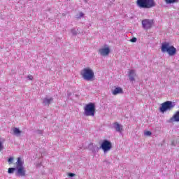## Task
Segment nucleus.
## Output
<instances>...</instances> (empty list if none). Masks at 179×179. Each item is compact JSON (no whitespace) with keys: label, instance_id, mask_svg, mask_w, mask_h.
I'll list each match as a JSON object with an SVG mask.
<instances>
[{"label":"nucleus","instance_id":"39448f33","mask_svg":"<svg viewBox=\"0 0 179 179\" xmlns=\"http://www.w3.org/2000/svg\"><path fill=\"white\" fill-rule=\"evenodd\" d=\"M96 113V106L94 103L90 102L86 104L84 107V114L87 117H94V113Z\"/></svg>","mask_w":179,"mask_h":179},{"label":"nucleus","instance_id":"a211bd4d","mask_svg":"<svg viewBox=\"0 0 179 179\" xmlns=\"http://www.w3.org/2000/svg\"><path fill=\"white\" fill-rule=\"evenodd\" d=\"M13 160H14L13 157L8 158V164H12L13 163Z\"/></svg>","mask_w":179,"mask_h":179},{"label":"nucleus","instance_id":"2eb2a0df","mask_svg":"<svg viewBox=\"0 0 179 179\" xmlns=\"http://www.w3.org/2000/svg\"><path fill=\"white\" fill-rule=\"evenodd\" d=\"M173 118H174L175 121L178 122V121H179V111L176 113V114L173 115Z\"/></svg>","mask_w":179,"mask_h":179},{"label":"nucleus","instance_id":"7ed1b4c3","mask_svg":"<svg viewBox=\"0 0 179 179\" xmlns=\"http://www.w3.org/2000/svg\"><path fill=\"white\" fill-rule=\"evenodd\" d=\"M80 75L84 80H94V72L90 67L83 69L81 71Z\"/></svg>","mask_w":179,"mask_h":179},{"label":"nucleus","instance_id":"20e7f679","mask_svg":"<svg viewBox=\"0 0 179 179\" xmlns=\"http://www.w3.org/2000/svg\"><path fill=\"white\" fill-rule=\"evenodd\" d=\"M136 3L138 8H143V9H150L156 6L155 0H137Z\"/></svg>","mask_w":179,"mask_h":179},{"label":"nucleus","instance_id":"f257e3e1","mask_svg":"<svg viewBox=\"0 0 179 179\" xmlns=\"http://www.w3.org/2000/svg\"><path fill=\"white\" fill-rule=\"evenodd\" d=\"M24 162L22 160V158H17V162H15V170H17L16 175L20 176V177L26 176V169L24 168Z\"/></svg>","mask_w":179,"mask_h":179},{"label":"nucleus","instance_id":"6ab92c4d","mask_svg":"<svg viewBox=\"0 0 179 179\" xmlns=\"http://www.w3.org/2000/svg\"><path fill=\"white\" fill-rule=\"evenodd\" d=\"M145 135H146L147 136H150V135H152V132H150V131H147L145 132Z\"/></svg>","mask_w":179,"mask_h":179},{"label":"nucleus","instance_id":"9b49d317","mask_svg":"<svg viewBox=\"0 0 179 179\" xmlns=\"http://www.w3.org/2000/svg\"><path fill=\"white\" fill-rule=\"evenodd\" d=\"M135 76H136L135 70H130L129 73V79L131 80V82L135 81Z\"/></svg>","mask_w":179,"mask_h":179},{"label":"nucleus","instance_id":"f03ea898","mask_svg":"<svg viewBox=\"0 0 179 179\" xmlns=\"http://www.w3.org/2000/svg\"><path fill=\"white\" fill-rule=\"evenodd\" d=\"M161 51H162V52H167L170 57H173L177 53V49H176L173 45H170V43L168 42L162 43Z\"/></svg>","mask_w":179,"mask_h":179},{"label":"nucleus","instance_id":"6e6552de","mask_svg":"<svg viewBox=\"0 0 179 179\" xmlns=\"http://www.w3.org/2000/svg\"><path fill=\"white\" fill-rule=\"evenodd\" d=\"M111 148H113V145L108 140H104L101 145V149L103 150L104 153L111 150Z\"/></svg>","mask_w":179,"mask_h":179},{"label":"nucleus","instance_id":"4468645a","mask_svg":"<svg viewBox=\"0 0 179 179\" xmlns=\"http://www.w3.org/2000/svg\"><path fill=\"white\" fill-rule=\"evenodd\" d=\"M13 132L14 135H20V134H22V131L17 127H14L13 129Z\"/></svg>","mask_w":179,"mask_h":179},{"label":"nucleus","instance_id":"ddd939ff","mask_svg":"<svg viewBox=\"0 0 179 179\" xmlns=\"http://www.w3.org/2000/svg\"><path fill=\"white\" fill-rule=\"evenodd\" d=\"M52 100H54V99L52 98H45L43 100V103L45 104V106H50V104H51V101H52Z\"/></svg>","mask_w":179,"mask_h":179},{"label":"nucleus","instance_id":"aec40b11","mask_svg":"<svg viewBox=\"0 0 179 179\" xmlns=\"http://www.w3.org/2000/svg\"><path fill=\"white\" fill-rule=\"evenodd\" d=\"M131 43H136V38H133L131 39Z\"/></svg>","mask_w":179,"mask_h":179},{"label":"nucleus","instance_id":"5701e85b","mask_svg":"<svg viewBox=\"0 0 179 179\" xmlns=\"http://www.w3.org/2000/svg\"><path fill=\"white\" fill-rule=\"evenodd\" d=\"M28 79H29V80H33V76H28Z\"/></svg>","mask_w":179,"mask_h":179},{"label":"nucleus","instance_id":"0eeeda50","mask_svg":"<svg viewBox=\"0 0 179 179\" xmlns=\"http://www.w3.org/2000/svg\"><path fill=\"white\" fill-rule=\"evenodd\" d=\"M141 23L143 29H145V30H149L152 29L155 23V20L150 19H144L142 20Z\"/></svg>","mask_w":179,"mask_h":179},{"label":"nucleus","instance_id":"4be33fe9","mask_svg":"<svg viewBox=\"0 0 179 179\" xmlns=\"http://www.w3.org/2000/svg\"><path fill=\"white\" fill-rule=\"evenodd\" d=\"M3 149V147L2 146V142L0 141V152Z\"/></svg>","mask_w":179,"mask_h":179},{"label":"nucleus","instance_id":"f8f14e48","mask_svg":"<svg viewBox=\"0 0 179 179\" xmlns=\"http://www.w3.org/2000/svg\"><path fill=\"white\" fill-rule=\"evenodd\" d=\"M113 94L114 96H117V94H121L124 93V91L122 90V88L121 87H116L113 92Z\"/></svg>","mask_w":179,"mask_h":179},{"label":"nucleus","instance_id":"dca6fc26","mask_svg":"<svg viewBox=\"0 0 179 179\" xmlns=\"http://www.w3.org/2000/svg\"><path fill=\"white\" fill-rule=\"evenodd\" d=\"M15 170H16V167L15 168H9L8 170V174H13Z\"/></svg>","mask_w":179,"mask_h":179},{"label":"nucleus","instance_id":"b1692460","mask_svg":"<svg viewBox=\"0 0 179 179\" xmlns=\"http://www.w3.org/2000/svg\"><path fill=\"white\" fill-rule=\"evenodd\" d=\"M83 15H84L83 13L80 12V17H83Z\"/></svg>","mask_w":179,"mask_h":179},{"label":"nucleus","instance_id":"412c9836","mask_svg":"<svg viewBox=\"0 0 179 179\" xmlns=\"http://www.w3.org/2000/svg\"><path fill=\"white\" fill-rule=\"evenodd\" d=\"M69 177H75V173H69Z\"/></svg>","mask_w":179,"mask_h":179},{"label":"nucleus","instance_id":"423d86ee","mask_svg":"<svg viewBox=\"0 0 179 179\" xmlns=\"http://www.w3.org/2000/svg\"><path fill=\"white\" fill-rule=\"evenodd\" d=\"M174 108V105H173V102L168 101L162 103V106L159 108V111L161 113H166V111H169Z\"/></svg>","mask_w":179,"mask_h":179},{"label":"nucleus","instance_id":"f3484780","mask_svg":"<svg viewBox=\"0 0 179 179\" xmlns=\"http://www.w3.org/2000/svg\"><path fill=\"white\" fill-rule=\"evenodd\" d=\"M166 3H176V2H178V0H165Z\"/></svg>","mask_w":179,"mask_h":179},{"label":"nucleus","instance_id":"9d476101","mask_svg":"<svg viewBox=\"0 0 179 179\" xmlns=\"http://www.w3.org/2000/svg\"><path fill=\"white\" fill-rule=\"evenodd\" d=\"M113 128H115L117 132H122V131H124L122 125L120 124L118 122L113 123Z\"/></svg>","mask_w":179,"mask_h":179},{"label":"nucleus","instance_id":"1a4fd4ad","mask_svg":"<svg viewBox=\"0 0 179 179\" xmlns=\"http://www.w3.org/2000/svg\"><path fill=\"white\" fill-rule=\"evenodd\" d=\"M99 52L103 57H107V55L110 54V48L106 47V48H100L99 50Z\"/></svg>","mask_w":179,"mask_h":179}]
</instances>
